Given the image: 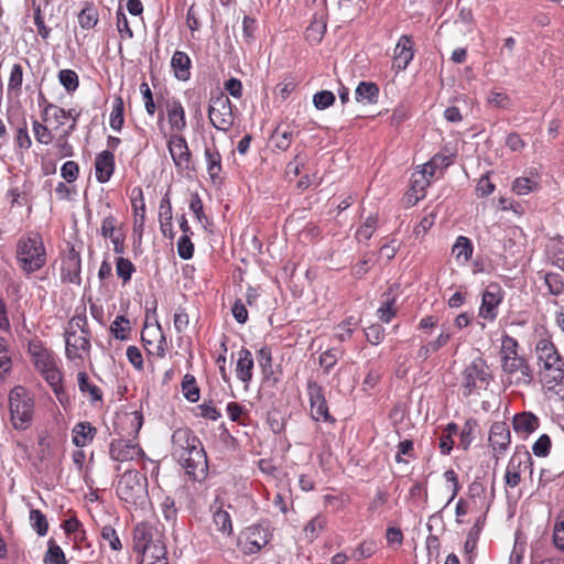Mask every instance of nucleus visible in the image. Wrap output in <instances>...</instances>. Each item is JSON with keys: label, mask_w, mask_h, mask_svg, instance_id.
<instances>
[{"label": "nucleus", "mask_w": 564, "mask_h": 564, "mask_svg": "<svg viewBox=\"0 0 564 564\" xmlns=\"http://www.w3.org/2000/svg\"><path fill=\"white\" fill-rule=\"evenodd\" d=\"M98 20V11L91 3L87 4L78 14V23L86 30L93 29Z\"/></svg>", "instance_id": "39"}, {"label": "nucleus", "mask_w": 564, "mask_h": 564, "mask_svg": "<svg viewBox=\"0 0 564 564\" xmlns=\"http://www.w3.org/2000/svg\"><path fill=\"white\" fill-rule=\"evenodd\" d=\"M78 389L83 394H88L90 404L102 401V392L99 387L89 381V377L85 371L77 373Z\"/></svg>", "instance_id": "29"}, {"label": "nucleus", "mask_w": 564, "mask_h": 564, "mask_svg": "<svg viewBox=\"0 0 564 564\" xmlns=\"http://www.w3.org/2000/svg\"><path fill=\"white\" fill-rule=\"evenodd\" d=\"M335 102V95L329 90L317 91L313 96V104L317 110H324Z\"/></svg>", "instance_id": "57"}, {"label": "nucleus", "mask_w": 564, "mask_h": 564, "mask_svg": "<svg viewBox=\"0 0 564 564\" xmlns=\"http://www.w3.org/2000/svg\"><path fill=\"white\" fill-rule=\"evenodd\" d=\"M541 381L549 391L564 395V360L549 338H541L535 346Z\"/></svg>", "instance_id": "2"}, {"label": "nucleus", "mask_w": 564, "mask_h": 564, "mask_svg": "<svg viewBox=\"0 0 564 564\" xmlns=\"http://www.w3.org/2000/svg\"><path fill=\"white\" fill-rule=\"evenodd\" d=\"M171 68L178 80L186 82L191 78L192 61L185 52L175 51L171 58Z\"/></svg>", "instance_id": "25"}, {"label": "nucleus", "mask_w": 564, "mask_h": 564, "mask_svg": "<svg viewBox=\"0 0 564 564\" xmlns=\"http://www.w3.org/2000/svg\"><path fill=\"white\" fill-rule=\"evenodd\" d=\"M234 105L230 99L223 93L210 98L208 107V117L212 126L219 130L227 132L234 124Z\"/></svg>", "instance_id": "8"}, {"label": "nucleus", "mask_w": 564, "mask_h": 564, "mask_svg": "<svg viewBox=\"0 0 564 564\" xmlns=\"http://www.w3.org/2000/svg\"><path fill=\"white\" fill-rule=\"evenodd\" d=\"M124 102L123 99L118 96L113 100L112 111L110 113V127L116 130L120 131L122 129V126L124 123Z\"/></svg>", "instance_id": "38"}, {"label": "nucleus", "mask_w": 564, "mask_h": 564, "mask_svg": "<svg viewBox=\"0 0 564 564\" xmlns=\"http://www.w3.org/2000/svg\"><path fill=\"white\" fill-rule=\"evenodd\" d=\"M237 355L236 376L245 384V389L247 390L253 377L254 360L251 351L245 347H242Z\"/></svg>", "instance_id": "19"}, {"label": "nucleus", "mask_w": 564, "mask_h": 564, "mask_svg": "<svg viewBox=\"0 0 564 564\" xmlns=\"http://www.w3.org/2000/svg\"><path fill=\"white\" fill-rule=\"evenodd\" d=\"M377 550V545L373 541L361 542L354 551L352 557L356 561L369 558Z\"/></svg>", "instance_id": "60"}, {"label": "nucleus", "mask_w": 564, "mask_h": 564, "mask_svg": "<svg viewBox=\"0 0 564 564\" xmlns=\"http://www.w3.org/2000/svg\"><path fill=\"white\" fill-rule=\"evenodd\" d=\"M359 323H360L359 318L350 316V317L346 318L344 322H341L340 324H338L337 328L340 330V333L337 334L338 339L340 341H345L348 338H350L351 334L357 328Z\"/></svg>", "instance_id": "54"}, {"label": "nucleus", "mask_w": 564, "mask_h": 564, "mask_svg": "<svg viewBox=\"0 0 564 564\" xmlns=\"http://www.w3.org/2000/svg\"><path fill=\"white\" fill-rule=\"evenodd\" d=\"M257 361L261 368L263 378L269 380L273 375L272 369V350L269 346H263L257 351Z\"/></svg>", "instance_id": "36"}, {"label": "nucleus", "mask_w": 564, "mask_h": 564, "mask_svg": "<svg viewBox=\"0 0 564 564\" xmlns=\"http://www.w3.org/2000/svg\"><path fill=\"white\" fill-rule=\"evenodd\" d=\"M414 50H413V41L409 35H402L394 48V67L398 70H404L410 62L413 59Z\"/></svg>", "instance_id": "21"}, {"label": "nucleus", "mask_w": 564, "mask_h": 564, "mask_svg": "<svg viewBox=\"0 0 564 564\" xmlns=\"http://www.w3.org/2000/svg\"><path fill=\"white\" fill-rule=\"evenodd\" d=\"M15 260L18 267L28 275L45 267L46 249L39 232H29L17 241Z\"/></svg>", "instance_id": "3"}, {"label": "nucleus", "mask_w": 564, "mask_h": 564, "mask_svg": "<svg viewBox=\"0 0 564 564\" xmlns=\"http://www.w3.org/2000/svg\"><path fill=\"white\" fill-rule=\"evenodd\" d=\"M100 535H101L102 541L108 542L109 547L112 551L118 552V551L122 550V543L119 539L117 531L115 530V528L112 525H109V524L104 525L101 528Z\"/></svg>", "instance_id": "49"}, {"label": "nucleus", "mask_w": 564, "mask_h": 564, "mask_svg": "<svg viewBox=\"0 0 564 564\" xmlns=\"http://www.w3.org/2000/svg\"><path fill=\"white\" fill-rule=\"evenodd\" d=\"M85 307L83 308L82 313H76L68 322L67 327L65 330H72L76 332L80 330L84 335H90V332L88 329V322L87 317L85 315Z\"/></svg>", "instance_id": "50"}, {"label": "nucleus", "mask_w": 564, "mask_h": 564, "mask_svg": "<svg viewBox=\"0 0 564 564\" xmlns=\"http://www.w3.org/2000/svg\"><path fill=\"white\" fill-rule=\"evenodd\" d=\"M518 341L509 335H503L501 338V361L507 358L518 357Z\"/></svg>", "instance_id": "52"}, {"label": "nucleus", "mask_w": 564, "mask_h": 564, "mask_svg": "<svg viewBox=\"0 0 564 564\" xmlns=\"http://www.w3.org/2000/svg\"><path fill=\"white\" fill-rule=\"evenodd\" d=\"M501 362L510 384L529 386L533 381V371L525 358L511 357Z\"/></svg>", "instance_id": "12"}, {"label": "nucleus", "mask_w": 564, "mask_h": 564, "mask_svg": "<svg viewBox=\"0 0 564 564\" xmlns=\"http://www.w3.org/2000/svg\"><path fill=\"white\" fill-rule=\"evenodd\" d=\"M536 187V183H534L529 177H518L514 180L512 184V189L518 195H527L532 192Z\"/></svg>", "instance_id": "63"}, {"label": "nucleus", "mask_w": 564, "mask_h": 564, "mask_svg": "<svg viewBox=\"0 0 564 564\" xmlns=\"http://www.w3.org/2000/svg\"><path fill=\"white\" fill-rule=\"evenodd\" d=\"M130 329V322L123 315H118L110 325V333L120 340L128 339Z\"/></svg>", "instance_id": "40"}, {"label": "nucleus", "mask_w": 564, "mask_h": 564, "mask_svg": "<svg viewBox=\"0 0 564 564\" xmlns=\"http://www.w3.org/2000/svg\"><path fill=\"white\" fill-rule=\"evenodd\" d=\"M377 221H378L377 216H375V215L368 216L366 218V220L364 221V224L358 228V230L356 232V239L358 241L369 240L376 230Z\"/></svg>", "instance_id": "46"}, {"label": "nucleus", "mask_w": 564, "mask_h": 564, "mask_svg": "<svg viewBox=\"0 0 564 564\" xmlns=\"http://www.w3.org/2000/svg\"><path fill=\"white\" fill-rule=\"evenodd\" d=\"M531 465L532 458L530 453L524 448L517 447L509 460L507 469L521 474L523 470L530 468Z\"/></svg>", "instance_id": "32"}, {"label": "nucleus", "mask_w": 564, "mask_h": 564, "mask_svg": "<svg viewBox=\"0 0 564 564\" xmlns=\"http://www.w3.org/2000/svg\"><path fill=\"white\" fill-rule=\"evenodd\" d=\"M553 542L558 550L564 552V518H560L554 525Z\"/></svg>", "instance_id": "64"}, {"label": "nucleus", "mask_w": 564, "mask_h": 564, "mask_svg": "<svg viewBox=\"0 0 564 564\" xmlns=\"http://www.w3.org/2000/svg\"><path fill=\"white\" fill-rule=\"evenodd\" d=\"M182 391L186 400L189 402H197L199 400V388L196 384L195 377L189 373L183 377Z\"/></svg>", "instance_id": "41"}, {"label": "nucleus", "mask_w": 564, "mask_h": 564, "mask_svg": "<svg viewBox=\"0 0 564 564\" xmlns=\"http://www.w3.org/2000/svg\"><path fill=\"white\" fill-rule=\"evenodd\" d=\"M489 442L496 460L506 452L511 442L510 429L505 422H495L489 432Z\"/></svg>", "instance_id": "16"}, {"label": "nucleus", "mask_w": 564, "mask_h": 564, "mask_svg": "<svg viewBox=\"0 0 564 564\" xmlns=\"http://www.w3.org/2000/svg\"><path fill=\"white\" fill-rule=\"evenodd\" d=\"M166 115L173 130L181 132L186 128L185 110L178 99L172 98L166 101Z\"/></svg>", "instance_id": "23"}, {"label": "nucleus", "mask_w": 564, "mask_h": 564, "mask_svg": "<svg viewBox=\"0 0 564 564\" xmlns=\"http://www.w3.org/2000/svg\"><path fill=\"white\" fill-rule=\"evenodd\" d=\"M43 113L45 116H53L56 121L62 122V118H70L72 124L61 134L57 139L58 154L62 158L72 156L73 155V147L68 143V137L76 129L77 119L79 113L75 111V109L65 110L53 104H47L44 108Z\"/></svg>", "instance_id": "9"}, {"label": "nucleus", "mask_w": 564, "mask_h": 564, "mask_svg": "<svg viewBox=\"0 0 564 564\" xmlns=\"http://www.w3.org/2000/svg\"><path fill=\"white\" fill-rule=\"evenodd\" d=\"M97 434V429L89 422H78L72 431V441L76 447H85L90 444Z\"/></svg>", "instance_id": "24"}, {"label": "nucleus", "mask_w": 564, "mask_h": 564, "mask_svg": "<svg viewBox=\"0 0 564 564\" xmlns=\"http://www.w3.org/2000/svg\"><path fill=\"white\" fill-rule=\"evenodd\" d=\"M96 178L99 183H107L115 171V155L105 150L96 156L95 161Z\"/></svg>", "instance_id": "22"}, {"label": "nucleus", "mask_w": 564, "mask_h": 564, "mask_svg": "<svg viewBox=\"0 0 564 564\" xmlns=\"http://www.w3.org/2000/svg\"><path fill=\"white\" fill-rule=\"evenodd\" d=\"M65 354L69 360H83L90 351V335H78L76 332L65 330Z\"/></svg>", "instance_id": "15"}, {"label": "nucleus", "mask_w": 564, "mask_h": 564, "mask_svg": "<svg viewBox=\"0 0 564 564\" xmlns=\"http://www.w3.org/2000/svg\"><path fill=\"white\" fill-rule=\"evenodd\" d=\"M80 272V254L78 251L75 250L74 247H70L62 263V279L63 281L79 285L82 283Z\"/></svg>", "instance_id": "17"}, {"label": "nucleus", "mask_w": 564, "mask_h": 564, "mask_svg": "<svg viewBox=\"0 0 564 564\" xmlns=\"http://www.w3.org/2000/svg\"><path fill=\"white\" fill-rule=\"evenodd\" d=\"M58 80L67 93H74L79 85L78 75L73 69H62L58 72Z\"/></svg>", "instance_id": "44"}, {"label": "nucleus", "mask_w": 564, "mask_h": 564, "mask_svg": "<svg viewBox=\"0 0 564 564\" xmlns=\"http://www.w3.org/2000/svg\"><path fill=\"white\" fill-rule=\"evenodd\" d=\"M292 139L293 130L289 126L285 128L278 126L271 134L274 147L281 151H285L290 148Z\"/></svg>", "instance_id": "34"}, {"label": "nucleus", "mask_w": 564, "mask_h": 564, "mask_svg": "<svg viewBox=\"0 0 564 564\" xmlns=\"http://www.w3.org/2000/svg\"><path fill=\"white\" fill-rule=\"evenodd\" d=\"M109 453L111 458L117 462H128L138 457L142 449L138 444L124 440H113L110 443Z\"/></svg>", "instance_id": "20"}, {"label": "nucleus", "mask_w": 564, "mask_h": 564, "mask_svg": "<svg viewBox=\"0 0 564 564\" xmlns=\"http://www.w3.org/2000/svg\"><path fill=\"white\" fill-rule=\"evenodd\" d=\"M503 300V291L499 284H489L482 293L479 316L484 319L495 321L498 306Z\"/></svg>", "instance_id": "13"}, {"label": "nucleus", "mask_w": 564, "mask_h": 564, "mask_svg": "<svg viewBox=\"0 0 564 564\" xmlns=\"http://www.w3.org/2000/svg\"><path fill=\"white\" fill-rule=\"evenodd\" d=\"M30 522L32 528L36 531V533L40 536H44L47 533L48 523L45 514L42 511L37 509H32L30 511Z\"/></svg>", "instance_id": "48"}, {"label": "nucleus", "mask_w": 564, "mask_h": 564, "mask_svg": "<svg viewBox=\"0 0 564 564\" xmlns=\"http://www.w3.org/2000/svg\"><path fill=\"white\" fill-rule=\"evenodd\" d=\"M161 510L165 521L171 524H175L177 519V508L175 506L174 498L165 496L161 502Z\"/></svg>", "instance_id": "53"}, {"label": "nucleus", "mask_w": 564, "mask_h": 564, "mask_svg": "<svg viewBox=\"0 0 564 564\" xmlns=\"http://www.w3.org/2000/svg\"><path fill=\"white\" fill-rule=\"evenodd\" d=\"M11 366L12 361L9 355L8 341L4 337H0V377L8 373Z\"/></svg>", "instance_id": "58"}, {"label": "nucleus", "mask_w": 564, "mask_h": 564, "mask_svg": "<svg viewBox=\"0 0 564 564\" xmlns=\"http://www.w3.org/2000/svg\"><path fill=\"white\" fill-rule=\"evenodd\" d=\"M270 541L268 528L261 524L248 527L238 539V546L245 554L251 555L260 552Z\"/></svg>", "instance_id": "11"}, {"label": "nucleus", "mask_w": 564, "mask_h": 564, "mask_svg": "<svg viewBox=\"0 0 564 564\" xmlns=\"http://www.w3.org/2000/svg\"><path fill=\"white\" fill-rule=\"evenodd\" d=\"M177 252L178 256L184 259L188 260L194 254V243L192 242L189 235H182L177 242Z\"/></svg>", "instance_id": "61"}, {"label": "nucleus", "mask_w": 564, "mask_h": 564, "mask_svg": "<svg viewBox=\"0 0 564 564\" xmlns=\"http://www.w3.org/2000/svg\"><path fill=\"white\" fill-rule=\"evenodd\" d=\"M33 133L37 142L42 144H50L53 141V134L46 126L39 121H33Z\"/></svg>", "instance_id": "62"}, {"label": "nucleus", "mask_w": 564, "mask_h": 564, "mask_svg": "<svg viewBox=\"0 0 564 564\" xmlns=\"http://www.w3.org/2000/svg\"><path fill=\"white\" fill-rule=\"evenodd\" d=\"M206 164H207V173L210 180L216 183L220 180L219 175L221 173V155L217 150L216 145L206 147L204 151Z\"/></svg>", "instance_id": "27"}, {"label": "nucleus", "mask_w": 564, "mask_h": 564, "mask_svg": "<svg viewBox=\"0 0 564 564\" xmlns=\"http://www.w3.org/2000/svg\"><path fill=\"white\" fill-rule=\"evenodd\" d=\"M326 29H327V23H326V20L324 19V17L323 15L317 17L315 14L305 31L306 41L311 44L321 43L324 37V34L326 32Z\"/></svg>", "instance_id": "28"}, {"label": "nucleus", "mask_w": 564, "mask_h": 564, "mask_svg": "<svg viewBox=\"0 0 564 564\" xmlns=\"http://www.w3.org/2000/svg\"><path fill=\"white\" fill-rule=\"evenodd\" d=\"M118 219L113 215H108L104 218L100 227V235L104 238L112 239L116 236H120L122 232L117 229Z\"/></svg>", "instance_id": "51"}, {"label": "nucleus", "mask_w": 564, "mask_h": 564, "mask_svg": "<svg viewBox=\"0 0 564 564\" xmlns=\"http://www.w3.org/2000/svg\"><path fill=\"white\" fill-rule=\"evenodd\" d=\"M512 426L516 433L527 436L539 427V417L531 412H522L513 416Z\"/></svg>", "instance_id": "26"}, {"label": "nucleus", "mask_w": 564, "mask_h": 564, "mask_svg": "<svg viewBox=\"0 0 564 564\" xmlns=\"http://www.w3.org/2000/svg\"><path fill=\"white\" fill-rule=\"evenodd\" d=\"M430 183L429 177L419 176L417 173L412 175L411 191L415 194L416 200L425 197V189Z\"/></svg>", "instance_id": "59"}, {"label": "nucleus", "mask_w": 564, "mask_h": 564, "mask_svg": "<svg viewBox=\"0 0 564 564\" xmlns=\"http://www.w3.org/2000/svg\"><path fill=\"white\" fill-rule=\"evenodd\" d=\"M11 421L17 430H25L33 416L34 402L29 392L21 386L13 388L9 394Z\"/></svg>", "instance_id": "5"}, {"label": "nucleus", "mask_w": 564, "mask_h": 564, "mask_svg": "<svg viewBox=\"0 0 564 564\" xmlns=\"http://www.w3.org/2000/svg\"><path fill=\"white\" fill-rule=\"evenodd\" d=\"M172 455L193 479L204 478L208 470L207 455L200 440L187 427L172 434Z\"/></svg>", "instance_id": "1"}, {"label": "nucleus", "mask_w": 564, "mask_h": 564, "mask_svg": "<svg viewBox=\"0 0 564 564\" xmlns=\"http://www.w3.org/2000/svg\"><path fill=\"white\" fill-rule=\"evenodd\" d=\"M131 205L134 212V228L138 226L142 227L144 223V216H145V204L143 199V194L140 188H135L132 191V197H131Z\"/></svg>", "instance_id": "37"}, {"label": "nucleus", "mask_w": 564, "mask_h": 564, "mask_svg": "<svg viewBox=\"0 0 564 564\" xmlns=\"http://www.w3.org/2000/svg\"><path fill=\"white\" fill-rule=\"evenodd\" d=\"M327 520L324 516L317 514L304 527V532L310 541L315 540L326 527Z\"/></svg>", "instance_id": "43"}, {"label": "nucleus", "mask_w": 564, "mask_h": 564, "mask_svg": "<svg viewBox=\"0 0 564 564\" xmlns=\"http://www.w3.org/2000/svg\"><path fill=\"white\" fill-rule=\"evenodd\" d=\"M492 376L485 359L475 358L463 371L460 389L464 397H469L479 389H487Z\"/></svg>", "instance_id": "6"}, {"label": "nucleus", "mask_w": 564, "mask_h": 564, "mask_svg": "<svg viewBox=\"0 0 564 564\" xmlns=\"http://www.w3.org/2000/svg\"><path fill=\"white\" fill-rule=\"evenodd\" d=\"M355 95L358 102L376 104L379 98V87L372 82H360Z\"/></svg>", "instance_id": "30"}, {"label": "nucleus", "mask_w": 564, "mask_h": 564, "mask_svg": "<svg viewBox=\"0 0 564 564\" xmlns=\"http://www.w3.org/2000/svg\"><path fill=\"white\" fill-rule=\"evenodd\" d=\"M45 564H67L65 558V554L59 545H57L53 540L48 542V549L44 556Z\"/></svg>", "instance_id": "45"}, {"label": "nucleus", "mask_w": 564, "mask_h": 564, "mask_svg": "<svg viewBox=\"0 0 564 564\" xmlns=\"http://www.w3.org/2000/svg\"><path fill=\"white\" fill-rule=\"evenodd\" d=\"M307 395L310 400V412L314 421H323L330 424L335 423V419L328 411L324 388L316 381H307Z\"/></svg>", "instance_id": "10"}, {"label": "nucleus", "mask_w": 564, "mask_h": 564, "mask_svg": "<svg viewBox=\"0 0 564 564\" xmlns=\"http://www.w3.org/2000/svg\"><path fill=\"white\" fill-rule=\"evenodd\" d=\"M29 352L36 370L43 376L46 382L58 380L62 371L56 365L54 354L45 348L41 341H30Z\"/></svg>", "instance_id": "7"}, {"label": "nucleus", "mask_w": 564, "mask_h": 564, "mask_svg": "<svg viewBox=\"0 0 564 564\" xmlns=\"http://www.w3.org/2000/svg\"><path fill=\"white\" fill-rule=\"evenodd\" d=\"M473 250L471 241L465 236H459L452 248V253L457 261L467 262L473 254Z\"/></svg>", "instance_id": "35"}, {"label": "nucleus", "mask_w": 564, "mask_h": 564, "mask_svg": "<svg viewBox=\"0 0 564 564\" xmlns=\"http://www.w3.org/2000/svg\"><path fill=\"white\" fill-rule=\"evenodd\" d=\"M118 497L132 506H143L148 499V478L135 469L126 470L117 485Z\"/></svg>", "instance_id": "4"}, {"label": "nucleus", "mask_w": 564, "mask_h": 564, "mask_svg": "<svg viewBox=\"0 0 564 564\" xmlns=\"http://www.w3.org/2000/svg\"><path fill=\"white\" fill-rule=\"evenodd\" d=\"M22 82H23V68L20 64H14L12 66L11 73H10V78L8 82V90L14 91V93H20Z\"/></svg>", "instance_id": "56"}, {"label": "nucleus", "mask_w": 564, "mask_h": 564, "mask_svg": "<svg viewBox=\"0 0 564 564\" xmlns=\"http://www.w3.org/2000/svg\"><path fill=\"white\" fill-rule=\"evenodd\" d=\"M544 282L552 295H560L564 290V283L561 274L549 272L544 274Z\"/></svg>", "instance_id": "55"}, {"label": "nucleus", "mask_w": 564, "mask_h": 564, "mask_svg": "<svg viewBox=\"0 0 564 564\" xmlns=\"http://www.w3.org/2000/svg\"><path fill=\"white\" fill-rule=\"evenodd\" d=\"M167 149L175 166L178 170H188L192 163V153L187 141L182 134H172L167 141Z\"/></svg>", "instance_id": "14"}, {"label": "nucleus", "mask_w": 564, "mask_h": 564, "mask_svg": "<svg viewBox=\"0 0 564 564\" xmlns=\"http://www.w3.org/2000/svg\"><path fill=\"white\" fill-rule=\"evenodd\" d=\"M134 271L135 267L129 259L122 257L116 259V273L123 283H127L131 280L132 273Z\"/></svg>", "instance_id": "47"}, {"label": "nucleus", "mask_w": 564, "mask_h": 564, "mask_svg": "<svg viewBox=\"0 0 564 564\" xmlns=\"http://www.w3.org/2000/svg\"><path fill=\"white\" fill-rule=\"evenodd\" d=\"M213 521L217 527V530L223 534L230 535L232 533V522L230 514L223 509H218L214 512Z\"/></svg>", "instance_id": "42"}, {"label": "nucleus", "mask_w": 564, "mask_h": 564, "mask_svg": "<svg viewBox=\"0 0 564 564\" xmlns=\"http://www.w3.org/2000/svg\"><path fill=\"white\" fill-rule=\"evenodd\" d=\"M395 296L392 294V288L382 294L380 307L377 310V316L381 322L389 323L397 314L394 308Z\"/></svg>", "instance_id": "31"}, {"label": "nucleus", "mask_w": 564, "mask_h": 564, "mask_svg": "<svg viewBox=\"0 0 564 564\" xmlns=\"http://www.w3.org/2000/svg\"><path fill=\"white\" fill-rule=\"evenodd\" d=\"M155 528L147 522L138 523L133 530V550L137 553L145 552L149 544L154 543L160 538Z\"/></svg>", "instance_id": "18"}, {"label": "nucleus", "mask_w": 564, "mask_h": 564, "mask_svg": "<svg viewBox=\"0 0 564 564\" xmlns=\"http://www.w3.org/2000/svg\"><path fill=\"white\" fill-rule=\"evenodd\" d=\"M139 554L142 555V562H148V564L156 561L167 562L166 547L161 536L154 543L149 544V549L145 552H140Z\"/></svg>", "instance_id": "33"}]
</instances>
